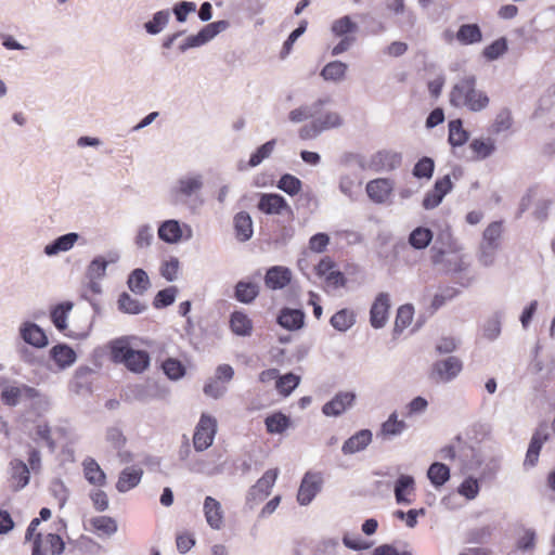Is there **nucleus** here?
<instances>
[{
	"label": "nucleus",
	"instance_id": "1",
	"mask_svg": "<svg viewBox=\"0 0 555 555\" xmlns=\"http://www.w3.org/2000/svg\"><path fill=\"white\" fill-rule=\"evenodd\" d=\"M430 261L444 273H461L469 267L467 256L449 230L437 235L430 248Z\"/></svg>",
	"mask_w": 555,
	"mask_h": 555
},
{
	"label": "nucleus",
	"instance_id": "2",
	"mask_svg": "<svg viewBox=\"0 0 555 555\" xmlns=\"http://www.w3.org/2000/svg\"><path fill=\"white\" fill-rule=\"evenodd\" d=\"M449 102L453 107L478 113L489 106L490 98L485 91L477 88L475 75H465L451 88Z\"/></svg>",
	"mask_w": 555,
	"mask_h": 555
},
{
	"label": "nucleus",
	"instance_id": "3",
	"mask_svg": "<svg viewBox=\"0 0 555 555\" xmlns=\"http://www.w3.org/2000/svg\"><path fill=\"white\" fill-rule=\"evenodd\" d=\"M111 354L114 362L125 364L128 370L134 373H142L150 365L149 353L144 350L132 349L124 338L112 343Z\"/></svg>",
	"mask_w": 555,
	"mask_h": 555
},
{
	"label": "nucleus",
	"instance_id": "4",
	"mask_svg": "<svg viewBox=\"0 0 555 555\" xmlns=\"http://www.w3.org/2000/svg\"><path fill=\"white\" fill-rule=\"evenodd\" d=\"M470 460L465 464L467 470H478L481 479L493 477L500 467V460L495 455L485 452L469 450Z\"/></svg>",
	"mask_w": 555,
	"mask_h": 555
},
{
	"label": "nucleus",
	"instance_id": "5",
	"mask_svg": "<svg viewBox=\"0 0 555 555\" xmlns=\"http://www.w3.org/2000/svg\"><path fill=\"white\" fill-rule=\"evenodd\" d=\"M343 125V118L337 112H326L323 115H318L314 119L299 130V137L302 140L317 138L321 132L337 128Z\"/></svg>",
	"mask_w": 555,
	"mask_h": 555
},
{
	"label": "nucleus",
	"instance_id": "6",
	"mask_svg": "<svg viewBox=\"0 0 555 555\" xmlns=\"http://www.w3.org/2000/svg\"><path fill=\"white\" fill-rule=\"evenodd\" d=\"M463 369L462 361L454 356L436 361L430 370L429 377L436 384H447L459 376Z\"/></svg>",
	"mask_w": 555,
	"mask_h": 555
},
{
	"label": "nucleus",
	"instance_id": "7",
	"mask_svg": "<svg viewBox=\"0 0 555 555\" xmlns=\"http://www.w3.org/2000/svg\"><path fill=\"white\" fill-rule=\"evenodd\" d=\"M216 433L217 420L212 416L203 414L193 436L195 450L202 452L208 449L214 442Z\"/></svg>",
	"mask_w": 555,
	"mask_h": 555
},
{
	"label": "nucleus",
	"instance_id": "8",
	"mask_svg": "<svg viewBox=\"0 0 555 555\" xmlns=\"http://www.w3.org/2000/svg\"><path fill=\"white\" fill-rule=\"evenodd\" d=\"M204 186V177L199 172H188L181 176L171 189V193L181 198H189L201 192Z\"/></svg>",
	"mask_w": 555,
	"mask_h": 555
},
{
	"label": "nucleus",
	"instance_id": "9",
	"mask_svg": "<svg viewBox=\"0 0 555 555\" xmlns=\"http://www.w3.org/2000/svg\"><path fill=\"white\" fill-rule=\"evenodd\" d=\"M322 483L323 478L320 473H306L298 489V503L302 506L310 504L315 495L321 491Z\"/></svg>",
	"mask_w": 555,
	"mask_h": 555
},
{
	"label": "nucleus",
	"instance_id": "10",
	"mask_svg": "<svg viewBox=\"0 0 555 555\" xmlns=\"http://www.w3.org/2000/svg\"><path fill=\"white\" fill-rule=\"evenodd\" d=\"M257 206L260 211L267 215L286 214L291 219L294 217L293 209L279 194H262Z\"/></svg>",
	"mask_w": 555,
	"mask_h": 555
},
{
	"label": "nucleus",
	"instance_id": "11",
	"mask_svg": "<svg viewBox=\"0 0 555 555\" xmlns=\"http://www.w3.org/2000/svg\"><path fill=\"white\" fill-rule=\"evenodd\" d=\"M9 485L12 491L24 489L30 479V470L22 460L14 459L9 463Z\"/></svg>",
	"mask_w": 555,
	"mask_h": 555
},
{
	"label": "nucleus",
	"instance_id": "12",
	"mask_svg": "<svg viewBox=\"0 0 555 555\" xmlns=\"http://www.w3.org/2000/svg\"><path fill=\"white\" fill-rule=\"evenodd\" d=\"M389 308V295L387 293L378 294L370 311V323L374 328H382L386 325Z\"/></svg>",
	"mask_w": 555,
	"mask_h": 555
},
{
	"label": "nucleus",
	"instance_id": "13",
	"mask_svg": "<svg viewBox=\"0 0 555 555\" xmlns=\"http://www.w3.org/2000/svg\"><path fill=\"white\" fill-rule=\"evenodd\" d=\"M452 190L450 176H444L435 182L434 189L428 191L423 199L425 209L436 208L443 197Z\"/></svg>",
	"mask_w": 555,
	"mask_h": 555
},
{
	"label": "nucleus",
	"instance_id": "14",
	"mask_svg": "<svg viewBox=\"0 0 555 555\" xmlns=\"http://www.w3.org/2000/svg\"><path fill=\"white\" fill-rule=\"evenodd\" d=\"M293 278L292 271L284 266H273L269 268L264 275V285L272 291L283 289Z\"/></svg>",
	"mask_w": 555,
	"mask_h": 555
},
{
	"label": "nucleus",
	"instance_id": "15",
	"mask_svg": "<svg viewBox=\"0 0 555 555\" xmlns=\"http://www.w3.org/2000/svg\"><path fill=\"white\" fill-rule=\"evenodd\" d=\"M356 400V393L350 391L338 392L331 401L326 402L322 412L326 416H339L351 408Z\"/></svg>",
	"mask_w": 555,
	"mask_h": 555
},
{
	"label": "nucleus",
	"instance_id": "16",
	"mask_svg": "<svg viewBox=\"0 0 555 555\" xmlns=\"http://www.w3.org/2000/svg\"><path fill=\"white\" fill-rule=\"evenodd\" d=\"M279 475V469L267 470L248 492V500L260 501L268 496L273 488Z\"/></svg>",
	"mask_w": 555,
	"mask_h": 555
},
{
	"label": "nucleus",
	"instance_id": "17",
	"mask_svg": "<svg viewBox=\"0 0 555 555\" xmlns=\"http://www.w3.org/2000/svg\"><path fill=\"white\" fill-rule=\"evenodd\" d=\"M393 190V182L387 178H378L366 184V193L374 203L383 204L390 196Z\"/></svg>",
	"mask_w": 555,
	"mask_h": 555
},
{
	"label": "nucleus",
	"instance_id": "18",
	"mask_svg": "<svg viewBox=\"0 0 555 555\" xmlns=\"http://www.w3.org/2000/svg\"><path fill=\"white\" fill-rule=\"evenodd\" d=\"M402 156L393 151H379L371 158L370 166L376 171H390L401 165Z\"/></svg>",
	"mask_w": 555,
	"mask_h": 555
},
{
	"label": "nucleus",
	"instance_id": "19",
	"mask_svg": "<svg viewBox=\"0 0 555 555\" xmlns=\"http://www.w3.org/2000/svg\"><path fill=\"white\" fill-rule=\"evenodd\" d=\"M328 102V99H319L311 104H305L294 108L288 113V119L295 124L302 122L311 118L313 120L314 117L321 113L322 107Z\"/></svg>",
	"mask_w": 555,
	"mask_h": 555
},
{
	"label": "nucleus",
	"instance_id": "20",
	"mask_svg": "<svg viewBox=\"0 0 555 555\" xmlns=\"http://www.w3.org/2000/svg\"><path fill=\"white\" fill-rule=\"evenodd\" d=\"M550 438V433L547 430V426L542 424L540 425L532 435L531 441L529 443V448L527 451L525 464L533 466L539 459V454L541 448L545 441Z\"/></svg>",
	"mask_w": 555,
	"mask_h": 555
},
{
	"label": "nucleus",
	"instance_id": "21",
	"mask_svg": "<svg viewBox=\"0 0 555 555\" xmlns=\"http://www.w3.org/2000/svg\"><path fill=\"white\" fill-rule=\"evenodd\" d=\"M204 514L207 524L215 530H220L223 526V511L220 502L211 496H206L204 501Z\"/></svg>",
	"mask_w": 555,
	"mask_h": 555
},
{
	"label": "nucleus",
	"instance_id": "22",
	"mask_svg": "<svg viewBox=\"0 0 555 555\" xmlns=\"http://www.w3.org/2000/svg\"><path fill=\"white\" fill-rule=\"evenodd\" d=\"M79 238L80 235L75 232L61 235L44 246V254L49 257H52L59 255L60 253L68 251L74 247Z\"/></svg>",
	"mask_w": 555,
	"mask_h": 555
},
{
	"label": "nucleus",
	"instance_id": "23",
	"mask_svg": "<svg viewBox=\"0 0 555 555\" xmlns=\"http://www.w3.org/2000/svg\"><path fill=\"white\" fill-rule=\"evenodd\" d=\"M142 476V468L137 466L126 467L119 474L116 489L121 493L127 492L140 483Z\"/></svg>",
	"mask_w": 555,
	"mask_h": 555
},
{
	"label": "nucleus",
	"instance_id": "24",
	"mask_svg": "<svg viewBox=\"0 0 555 555\" xmlns=\"http://www.w3.org/2000/svg\"><path fill=\"white\" fill-rule=\"evenodd\" d=\"M372 441V433L369 429H362L351 436L343 444L341 451L344 454H353L364 450Z\"/></svg>",
	"mask_w": 555,
	"mask_h": 555
},
{
	"label": "nucleus",
	"instance_id": "25",
	"mask_svg": "<svg viewBox=\"0 0 555 555\" xmlns=\"http://www.w3.org/2000/svg\"><path fill=\"white\" fill-rule=\"evenodd\" d=\"M21 335L27 344L34 347L43 348L48 345L46 333L35 323H24Z\"/></svg>",
	"mask_w": 555,
	"mask_h": 555
},
{
	"label": "nucleus",
	"instance_id": "26",
	"mask_svg": "<svg viewBox=\"0 0 555 555\" xmlns=\"http://www.w3.org/2000/svg\"><path fill=\"white\" fill-rule=\"evenodd\" d=\"M158 237L169 244L178 243L182 237V230L179 221L166 220L158 228Z\"/></svg>",
	"mask_w": 555,
	"mask_h": 555
},
{
	"label": "nucleus",
	"instance_id": "27",
	"mask_svg": "<svg viewBox=\"0 0 555 555\" xmlns=\"http://www.w3.org/2000/svg\"><path fill=\"white\" fill-rule=\"evenodd\" d=\"M415 489L414 478L410 475H400L395 483V496L399 504H409L411 501L406 495L411 494Z\"/></svg>",
	"mask_w": 555,
	"mask_h": 555
},
{
	"label": "nucleus",
	"instance_id": "28",
	"mask_svg": "<svg viewBox=\"0 0 555 555\" xmlns=\"http://www.w3.org/2000/svg\"><path fill=\"white\" fill-rule=\"evenodd\" d=\"M234 229L236 237L242 242L253 236V220L248 212L240 211L234 216Z\"/></svg>",
	"mask_w": 555,
	"mask_h": 555
},
{
	"label": "nucleus",
	"instance_id": "29",
	"mask_svg": "<svg viewBox=\"0 0 555 555\" xmlns=\"http://www.w3.org/2000/svg\"><path fill=\"white\" fill-rule=\"evenodd\" d=\"M304 313L297 309H284L281 311L278 322L279 324L289 331L298 330L304 324Z\"/></svg>",
	"mask_w": 555,
	"mask_h": 555
},
{
	"label": "nucleus",
	"instance_id": "30",
	"mask_svg": "<svg viewBox=\"0 0 555 555\" xmlns=\"http://www.w3.org/2000/svg\"><path fill=\"white\" fill-rule=\"evenodd\" d=\"M456 40L461 44H474L482 40V34L477 24H463L456 35Z\"/></svg>",
	"mask_w": 555,
	"mask_h": 555
},
{
	"label": "nucleus",
	"instance_id": "31",
	"mask_svg": "<svg viewBox=\"0 0 555 555\" xmlns=\"http://www.w3.org/2000/svg\"><path fill=\"white\" fill-rule=\"evenodd\" d=\"M405 429L406 423L403 420H398V413L395 411L382 424L379 435L385 438L396 437L401 435Z\"/></svg>",
	"mask_w": 555,
	"mask_h": 555
},
{
	"label": "nucleus",
	"instance_id": "32",
	"mask_svg": "<svg viewBox=\"0 0 555 555\" xmlns=\"http://www.w3.org/2000/svg\"><path fill=\"white\" fill-rule=\"evenodd\" d=\"M258 283L240 281L235 286V298L243 304H250L258 296Z\"/></svg>",
	"mask_w": 555,
	"mask_h": 555
},
{
	"label": "nucleus",
	"instance_id": "33",
	"mask_svg": "<svg viewBox=\"0 0 555 555\" xmlns=\"http://www.w3.org/2000/svg\"><path fill=\"white\" fill-rule=\"evenodd\" d=\"M230 326L233 333L240 336H249L253 330L251 320L241 311L231 314Z\"/></svg>",
	"mask_w": 555,
	"mask_h": 555
},
{
	"label": "nucleus",
	"instance_id": "34",
	"mask_svg": "<svg viewBox=\"0 0 555 555\" xmlns=\"http://www.w3.org/2000/svg\"><path fill=\"white\" fill-rule=\"evenodd\" d=\"M347 68V64L340 61H333L323 67L321 76L326 81L339 82L345 79Z\"/></svg>",
	"mask_w": 555,
	"mask_h": 555
},
{
	"label": "nucleus",
	"instance_id": "35",
	"mask_svg": "<svg viewBox=\"0 0 555 555\" xmlns=\"http://www.w3.org/2000/svg\"><path fill=\"white\" fill-rule=\"evenodd\" d=\"M330 323L335 330L346 332L356 323V314L352 310L344 308L331 318Z\"/></svg>",
	"mask_w": 555,
	"mask_h": 555
},
{
	"label": "nucleus",
	"instance_id": "36",
	"mask_svg": "<svg viewBox=\"0 0 555 555\" xmlns=\"http://www.w3.org/2000/svg\"><path fill=\"white\" fill-rule=\"evenodd\" d=\"M51 357L61 369L72 365L76 360L75 351L66 345L54 346L51 349Z\"/></svg>",
	"mask_w": 555,
	"mask_h": 555
},
{
	"label": "nucleus",
	"instance_id": "37",
	"mask_svg": "<svg viewBox=\"0 0 555 555\" xmlns=\"http://www.w3.org/2000/svg\"><path fill=\"white\" fill-rule=\"evenodd\" d=\"M83 472L86 479L90 483L95 486H103L105 483L106 476L93 459H86L83 461Z\"/></svg>",
	"mask_w": 555,
	"mask_h": 555
},
{
	"label": "nucleus",
	"instance_id": "38",
	"mask_svg": "<svg viewBox=\"0 0 555 555\" xmlns=\"http://www.w3.org/2000/svg\"><path fill=\"white\" fill-rule=\"evenodd\" d=\"M127 284L134 294L142 295L147 291L150 280L143 269H135L129 275Z\"/></svg>",
	"mask_w": 555,
	"mask_h": 555
},
{
	"label": "nucleus",
	"instance_id": "39",
	"mask_svg": "<svg viewBox=\"0 0 555 555\" xmlns=\"http://www.w3.org/2000/svg\"><path fill=\"white\" fill-rule=\"evenodd\" d=\"M338 186L343 194L354 199L357 191L361 186V180L356 172L344 173L339 178Z\"/></svg>",
	"mask_w": 555,
	"mask_h": 555
},
{
	"label": "nucleus",
	"instance_id": "40",
	"mask_svg": "<svg viewBox=\"0 0 555 555\" xmlns=\"http://www.w3.org/2000/svg\"><path fill=\"white\" fill-rule=\"evenodd\" d=\"M118 309L124 313L139 314L146 309V305L133 298L128 293H122L117 301Z\"/></svg>",
	"mask_w": 555,
	"mask_h": 555
},
{
	"label": "nucleus",
	"instance_id": "41",
	"mask_svg": "<svg viewBox=\"0 0 555 555\" xmlns=\"http://www.w3.org/2000/svg\"><path fill=\"white\" fill-rule=\"evenodd\" d=\"M433 237L434 234L431 230L424 227H417L410 233L409 243L415 249H424L430 244Z\"/></svg>",
	"mask_w": 555,
	"mask_h": 555
},
{
	"label": "nucleus",
	"instance_id": "42",
	"mask_svg": "<svg viewBox=\"0 0 555 555\" xmlns=\"http://www.w3.org/2000/svg\"><path fill=\"white\" fill-rule=\"evenodd\" d=\"M427 476L435 487H440L449 480L450 469L447 465L436 462L429 466Z\"/></svg>",
	"mask_w": 555,
	"mask_h": 555
},
{
	"label": "nucleus",
	"instance_id": "43",
	"mask_svg": "<svg viewBox=\"0 0 555 555\" xmlns=\"http://www.w3.org/2000/svg\"><path fill=\"white\" fill-rule=\"evenodd\" d=\"M358 25L349 16H343L333 22L331 30L336 37L352 36L358 31Z\"/></svg>",
	"mask_w": 555,
	"mask_h": 555
},
{
	"label": "nucleus",
	"instance_id": "44",
	"mask_svg": "<svg viewBox=\"0 0 555 555\" xmlns=\"http://www.w3.org/2000/svg\"><path fill=\"white\" fill-rule=\"evenodd\" d=\"M468 140V132L463 129L462 120H451L449 124V142L452 146H462Z\"/></svg>",
	"mask_w": 555,
	"mask_h": 555
},
{
	"label": "nucleus",
	"instance_id": "45",
	"mask_svg": "<svg viewBox=\"0 0 555 555\" xmlns=\"http://www.w3.org/2000/svg\"><path fill=\"white\" fill-rule=\"evenodd\" d=\"M299 383L300 377L298 375L287 373L278 377L275 382V388L280 395L287 397L299 385Z\"/></svg>",
	"mask_w": 555,
	"mask_h": 555
},
{
	"label": "nucleus",
	"instance_id": "46",
	"mask_svg": "<svg viewBox=\"0 0 555 555\" xmlns=\"http://www.w3.org/2000/svg\"><path fill=\"white\" fill-rule=\"evenodd\" d=\"M170 13L168 10L158 11L153 18L144 24L145 30L151 35L159 34L168 24Z\"/></svg>",
	"mask_w": 555,
	"mask_h": 555
},
{
	"label": "nucleus",
	"instance_id": "47",
	"mask_svg": "<svg viewBox=\"0 0 555 555\" xmlns=\"http://www.w3.org/2000/svg\"><path fill=\"white\" fill-rule=\"evenodd\" d=\"M162 369L166 376L171 380H179L185 375L184 365L173 358L166 359L162 364Z\"/></svg>",
	"mask_w": 555,
	"mask_h": 555
},
{
	"label": "nucleus",
	"instance_id": "48",
	"mask_svg": "<svg viewBox=\"0 0 555 555\" xmlns=\"http://www.w3.org/2000/svg\"><path fill=\"white\" fill-rule=\"evenodd\" d=\"M502 313H493L483 325V337L488 340L496 339L501 334Z\"/></svg>",
	"mask_w": 555,
	"mask_h": 555
},
{
	"label": "nucleus",
	"instance_id": "49",
	"mask_svg": "<svg viewBox=\"0 0 555 555\" xmlns=\"http://www.w3.org/2000/svg\"><path fill=\"white\" fill-rule=\"evenodd\" d=\"M72 302H64L56 306L51 312L53 324L59 331H64L67 327L66 320L68 312L72 310Z\"/></svg>",
	"mask_w": 555,
	"mask_h": 555
},
{
	"label": "nucleus",
	"instance_id": "50",
	"mask_svg": "<svg viewBox=\"0 0 555 555\" xmlns=\"http://www.w3.org/2000/svg\"><path fill=\"white\" fill-rule=\"evenodd\" d=\"M414 310L411 305H403L398 309L396 321H395V333H401L406 328L413 319Z\"/></svg>",
	"mask_w": 555,
	"mask_h": 555
},
{
	"label": "nucleus",
	"instance_id": "51",
	"mask_svg": "<svg viewBox=\"0 0 555 555\" xmlns=\"http://www.w3.org/2000/svg\"><path fill=\"white\" fill-rule=\"evenodd\" d=\"M275 144L276 140L272 139L258 147L257 151L250 155L248 165L250 167H256L264 159L269 158L275 147Z\"/></svg>",
	"mask_w": 555,
	"mask_h": 555
},
{
	"label": "nucleus",
	"instance_id": "52",
	"mask_svg": "<svg viewBox=\"0 0 555 555\" xmlns=\"http://www.w3.org/2000/svg\"><path fill=\"white\" fill-rule=\"evenodd\" d=\"M502 235V222H491L482 234L481 243L500 247V238Z\"/></svg>",
	"mask_w": 555,
	"mask_h": 555
},
{
	"label": "nucleus",
	"instance_id": "53",
	"mask_svg": "<svg viewBox=\"0 0 555 555\" xmlns=\"http://www.w3.org/2000/svg\"><path fill=\"white\" fill-rule=\"evenodd\" d=\"M92 527L105 535H112L117 531V522L108 516H98L91 519Z\"/></svg>",
	"mask_w": 555,
	"mask_h": 555
},
{
	"label": "nucleus",
	"instance_id": "54",
	"mask_svg": "<svg viewBox=\"0 0 555 555\" xmlns=\"http://www.w3.org/2000/svg\"><path fill=\"white\" fill-rule=\"evenodd\" d=\"M109 261L103 257H95L87 268V276L90 281H96L102 279L106 273V268Z\"/></svg>",
	"mask_w": 555,
	"mask_h": 555
},
{
	"label": "nucleus",
	"instance_id": "55",
	"mask_svg": "<svg viewBox=\"0 0 555 555\" xmlns=\"http://www.w3.org/2000/svg\"><path fill=\"white\" fill-rule=\"evenodd\" d=\"M289 420L281 413L266 418L267 430L271 434H281L288 427Z\"/></svg>",
	"mask_w": 555,
	"mask_h": 555
},
{
	"label": "nucleus",
	"instance_id": "56",
	"mask_svg": "<svg viewBox=\"0 0 555 555\" xmlns=\"http://www.w3.org/2000/svg\"><path fill=\"white\" fill-rule=\"evenodd\" d=\"M470 149L476 154L477 158L485 159L489 157L495 150L494 143L492 140H479L475 139L470 143Z\"/></svg>",
	"mask_w": 555,
	"mask_h": 555
},
{
	"label": "nucleus",
	"instance_id": "57",
	"mask_svg": "<svg viewBox=\"0 0 555 555\" xmlns=\"http://www.w3.org/2000/svg\"><path fill=\"white\" fill-rule=\"evenodd\" d=\"M230 26L228 21H218L210 23L203 27L199 30L201 37L203 38L204 42L207 43L211 39H214L218 34L221 31H224Z\"/></svg>",
	"mask_w": 555,
	"mask_h": 555
},
{
	"label": "nucleus",
	"instance_id": "58",
	"mask_svg": "<svg viewBox=\"0 0 555 555\" xmlns=\"http://www.w3.org/2000/svg\"><path fill=\"white\" fill-rule=\"evenodd\" d=\"M506 51L507 40L505 38H499L485 48L483 56L489 61H494L502 56Z\"/></svg>",
	"mask_w": 555,
	"mask_h": 555
},
{
	"label": "nucleus",
	"instance_id": "59",
	"mask_svg": "<svg viewBox=\"0 0 555 555\" xmlns=\"http://www.w3.org/2000/svg\"><path fill=\"white\" fill-rule=\"evenodd\" d=\"M278 188L289 195H296L301 189V181L292 175L281 177Z\"/></svg>",
	"mask_w": 555,
	"mask_h": 555
},
{
	"label": "nucleus",
	"instance_id": "60",
	"mask_svg": "<svg viewBox=\"0 0 555 555\" xmlns=\"http://www.w3.org/2000/svg\"><path fill=\"white\" fill-rule=\"evenodd\" d=\"M434 168H435L434 160L429 157H423L415 164V166L413 168V175L418 179H421V178L430 179L433 176V172H434Z\"/></svg>",
	"mask_w": 555,
	"mask_h": 555
},
{
	"label": "nucleus",
	"instance_id": "61",
	"mask_svg": "<svg viewBox=\"0 0 555 555\" xmlns=\"http://www.w3.org/2000/svg\"><path fill=\"white\" fill-rule=\"evenodd\" d=\"M498 246L480 243L478 261L483 267H491L494 264Z\"/></svg>",
	"mask_w": 555,
	"mask_h": 555
},
{
	"label": "nucleus",
	"instance_id": "62",
	"mask_svg": "<svg viewBox=\"0 0 555 555\" xmlns=\"http://www.w3.org/2000/svg\"><path fill=\"white\" fill-rule=\"evenodd\" d=\"M154 238L153 229L150 224H142L138 228L134 238L138 248H147Z\"/></svg>",
	"mask_w": 555,
	"mask_h": 555
},
{
	"label": "nucleus",
	"instance_id": "63",
	"mask_svg": "<svg viewBox=\"0 0 555 555\" xmlns=\"http://www.w3.org/2000/svg\"><path fill=\"white\" fill-rule=\"evenodd\" d=\"M459 493L467 500H474L479 493V483L476 478H466L459 487Z\"/></svg>",
	"mask_w": 555,
	"mask_h": 555
},
{
	"label": "nucleus",
	"instance_id": "64",
	"mask_svg": "<svg viewBox=\"0 0 555 555\" xmlns=\"http://www.w3.org/2000/svg\"><path fill=\"white\" fill-rule=\"evenodd\" d=\"M176 295H177V288L173 286L162 289L155 296L153 305L155 308L170 306L175 301Z\"/></svg>",
	"mask_w": 555,
	"mask_h": 555
}]
</instances>
